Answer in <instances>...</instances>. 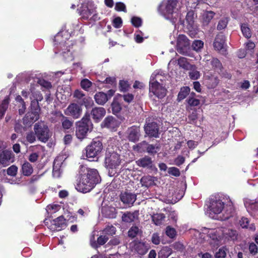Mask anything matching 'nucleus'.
<instances>
[{
	"mask_svg": "<svg viewBox=\"0 0 258 258\" xmlns=\"http://www.w3.org/2000/svg\"><path fill=\"white\" fill-rule=\"evenodd\" d=\"M81 175L77 189L82 192L86 193L92 189L100 180V176L96 169H90L81 165L80 171Z\"/></svg>",
	"mask_w": 258,
	"mask_h": 258,
	"instance_id": "nucleus-1",
	"label": "nucleus"
},
{
	"mask_svg": "<svg viewBox=\"0 0 258 258\" xmlns=\"http://www.w3.org/2000/svg\"><path fill=\"white\" fill-rule=\"evenodd\" d=\"M93 128V124L90 119V114L86 112L81 120L76 123V136L82 140L86 138L88 133Z\"/></svg>",
	"mask_w": 258,
	"mask_h": 258,
	"instance_id": "nucleus-2",
	"label": "nucleus"
},
{
	"mask_svg": "<svg viewBox=\"0 0 258 258\" xmlns=\"http://www.w3.org/2000/svg\"><path fill=\"white\" fill-rule=\"evenodd\" d=\"M160 74H156L155 77L152 75L150 82V92L158 98H163L166 94V89L158 82L162 80Z\"/></svg>",
	"mask_w": 258,
	"mask_h": 258,
	"instance_id": "nucleus-3",
	"label": "nucleus"
},
{
	"mask_svg": "<svg viewBox=\"0 0 258 258\" xmlns=\"http://www.w3.org/2000/svg\"><path fill=\"white\" fill-rule=\"evenodd\" d=\"M34 131L38 140L43 143L47 142L51 137V133L47 124L38 121L34 125Z\"/></svg>",
	"mask_w": 258,
	"mask_h": 258,
	"instance_id": "nucleus-4",
	"label": "nucleus"
},
{
	"mask_svg": "<svg viewBox=\"0 0 258 258\" xmlns=\"http://www.w3.org/2000/svg\"><path fill=\"white\" fill-rule=\"evenodd\" d=\"M121 163L120 156L117 152L107 149L106 151L104 158L105 167L110 169L117 168Z\"/></svg>",
	"mask_w": 258,
	"mask_h": 258,
	"instance_id": "nucleus-5",
	"label": "nucleus"
},
{
	"mask_svg": "<svg viewBox=\"0 0 258 258\" xmlns=\"http://www.w3.org/2000/svg\"><path fill=\"white\" fill-rule=\"evenodd\" d=\"M102 149V142L98 139H94L86 148V156L88 158H95L101 152Z\"/></svg>",
	"mask_w": 258,
	"mask_h": 258,
	"instance_id": "nucleus-6",
	"label": "nucleus"
},
{
	"mask_svg": "<svg viewBox=\"0 0 258 258\" xmlns=\"http://www.w3.org/2000/svg\"><path fill=\"white\" fill-rule=\"evenodd\" d=\"M190 46V42L187 37L183 34L179 35L176 40V50L178 53L187 55Z\"/></svg>",
	"mask_w": 258,
	"mask_h": 258,
	"instance_id": "nucleus-7",
	"label": "nucleus"
},
{
	"mask_svg": "<svg viewBox=\"0 0 258 258\" xmlns=\"http://www.w3.org/2000/svg\"><path fill=\"white\" fill-rule=\"evenodd\" d=\"M64 113L67 116H72L74 119H78L81 116L82 108L80 105L72 103L64 110Z\"/></svg>",
	"mask_w": 258,
	"mask_h": 258,
	"instance_id": "nucleus-8",
	"label": "nucleus"
},
{
	"mask_svg": "<svg viewBox=\"0 0 258 258\" xmlns=\"http://www.w3.org/2000/svg\"><path fill=\"white\" fill-rule=\"evenodd\" d=\"M224 207V203L219 199H212L209 206L211 217L214 218L213 214H219L223 211Z\"/></svg>",
	"mask_w": 258,
	"mask_h": 258,
	"instance_id": "nucleus-9",
	"label": "nucleus"
},
{
	"mask_svg": "<svg viewBox=\"0 0 258 258\" xmlns=\"http://www.w3.org/2000/svg\"><path fill=\"white\" fill-rule=\"evenodd\" d=\"M195 18L194 11H190L187 12L185 18V23L186 28L190 35H195L196 34L197 26L195 23Z\"/></svg>",
	"mask_w": 258,
	"mask_h": 258,
	"instance_id": "nucleus-10",
	"label": "nucleus"
},
{
	"mask_svg": "<svg viewBox=\"0 0 258 258\" xmlns=\"http://www.w3.org/2000/svg\"><path fill=\"white\" fill-rule=\"evenodd\" d=\"M225 36L222 33L217 35L214 41L213 45L215 50L225 54L226 49L225 47Z\"/></svg>",
	"mask_w": 258,
	"mask_h": 258,
	"instance_id": "nucleus-11",
	"label": "nucleus"
},
{
	"mask_svg": "<svg viewBox=\"0 0 258 258\" xmlns=\"http://www.w3.org/2000/svg\"><path fill=\"white\" fill-rule=\"evenodd\" d=\"M120 125V122L115 117L109 116L105 118L101 123V126L106 127L111 131H116Z\"/></svg>",
	"mask_w": 258,
	"mask_h": 258,
	"instance_id": "nucleus-12",
	"label": "nucleus"
},
{
	"mask_svg": "<svg viewBox=\"0 0 258 258\" xmlns=\"http://www.w3.org/2000/svg\"><path fill=\"white\" fill-rule=\"evenodd\" d=\"M126 133L128 141L133 143L138 142L141 136L140 128L136 125H133L128 128Z\"/></svg>",
	"mask_w": 258,
	"mask_h": 258,
	"instance_id": "nucleus-13",
	"label": "nucleus"
},
{
	"mask_svg": "<svg viewBox=\"0 0 258 258\" xmlns=\"http://www.w3.org/2000/svg\"><path fill=\"white\" fill-rule=\"evenodd\" d=\"M144 131L150 137L156 138L159 136V126L155 122L146 123L144 125Z\"/></svg>",
	"mask_w": 258,
	"mask_h": 258,
	"instance_id": "nucleus-14",
	"label": "nucleus"
},
{
	"mask_svg": "<svg viewBox=\"0 0 258 258\" xmlns=\"http://www.w3.org/2000/svg\"><path fill=\"white\" fill-rule=\"evenodd\" d=\"M136 148L137 149V151L140 152H142L143 151V150H142V148H146V151L151 155H154L156 154L160 149V148L158 145L149 144L146 141H143L139 143L137 145Z\"/></svg>",
	"mask_w": 258,
	"mask_h": 258,
	"instance_id": "nucleus-15",
	"label": "nucleus"
},
{
	"mask_svg": "<svg viewBox=\"0 0 258 258\" xmlns=\"http://www.w3.org/2000/svg\"><path fill=\"white\" fill-rule=\"evenodd\" d=\"M14 155L10 151L5 150L0 153V164L6 167L14 162Z\"/></svg>",
	"mask_w": 258,
	"mask_h": 258,
	"instance_id": "nucleus-16",
	"label": "nucleus"
},
{
	"mask_svg": "<svg viewBox=\"0 0 258 258\" xmlns=\"http://www.w3.org/2000/svg\"><path fill=\"white\" fill-rule=\"evenodd\" d=\"M40 112L30 111L28 112L23 118V123L27 125H30L39 118Z\"/></svg>",
	"mask_w": 258,
	"mask_h": 258,
	"instance_id": "nucleus-17",
	"label": "nucleus"
},
{
	"mask_svg": "<svg viewBox=\"0 0 258 258\" xmlns=\"http://www.w3.org/2000/svg\"><path fill=\"white\" fill-rule=\"evenodd\" d=\"M91 115L92 118L96 121H100L106 114V110L103 107H96L92 108L91 112H88Z\"/></svg>",
	"mask_w": 258,
	"mask_h": 258,
	"instance_id": "nucleus-18",
	"label": "nucleus"
},
{
	"mask_svg": "<svg viewBox=\"0 0 258 258\" xmlns=\"http://www.w3.org/2000/svg\"><path fill=\"white\" fill-rule=\"evenodd\" d=\"M121 201L125 205H133L137 199V195L128 192H122L120 195Z\"/></svg>",
	"mask_w": 258,
	"mask_h": 258,
	"instance_id": "nucleus-19",
	"label": "nucleus"
},
{
	"mask_svg": "<svg viewBox=\"0 0 258 258\" xmlns=\"http://www.w3.org/2000/svg\"><path fill=\"white\" fill-rule=\"evenodd\" d=\"M139 211L136 210L133 212H126L122 214V221L126 223L133 222L139 218Z\"/></svg>",
	"mask_w": 258,
	"mask_h": 258,
	"instance_id": "nucleus-20",
	"label": "nucleus"
},
{
	"mask_svg": "<svg viewBox=\"0 0 258 258\" xmlns=\"http://www.w3.org/2000/svg\"><path fill=\"white\" fill-rule=\"evenodd\" d=\"M52 224L54 226L53 228L54 230L59 231L66 226V219L62 216H60L54 219L52 222Z\"/></svg>",
	"mask_w": 258,
	"mask_h": 258,
	"instance_id": "nucleus-21",
	"label": "nucleus"
},
{
	"mask_svg": "<svg viewBox=\"0 0 258 258\" xmlns=\"http://www.w3.org/2000/svg\"><path fill=\"white\" fill-rule=\"evenodd\" d=\"M136 163L140 167L147 168H151L153 165V162L151 158L147 156L138 160L136 161Z\"/></svg>",
	"mask_w": 258,
	"mask_h": 258,
	"instance_id": "nucleus-22",
	"label": "nucleus"
},
{
	"mask_svg": "<svg viewBox=\"0 0 258 258\" xmlns=\"http://www.w3.org/2000/svg\"><path fill=\"white\" fill-rule=\"evenodd\" d=\"M103 215L108 218H115L116 216V211L113 207H104L102 209Z\"/></svg>",
	"mask_w": 258,
	"mask_h": 258,
	"instance_id": "nucleus-23",
	"label": "nucleus"
},
{
	"mask_svg": "<svg viewBox=\"0 0 258 258\" xmlns=\"http://www.w3.org/2000/svg\"><path fill=\"white\" fill-rule=\"evenodd\" d=\"M215 13L211 11H206L203 12L202 15V20L203 24L205 26L209 25L211 21L213 19Z\"/></svg>",
	"mask_w": 258,
	"mask_h": 258,
	"instance_id": "nucleus-24",
	"label": "nucleus"
},
{
	"mask_svg": "<svg viewBox=\"0 0 258 258\" xmlns=\"http://www.w3.org/2000/svg\"><path fill=\"white\" fill-rule=\"evenodd\" d=\"M59 116L61 117L60 121L61 122L62 127L64 130H69L73 125L74 121L69 117L64 116L61 113H60Z\"/></svg>",
	"mask_w": 258,
	"mask_h": 258,
	"instance_id": "nucleus-25",
	"label": "nucleus"
},
{
	"mask_svg": "<svg viewBox=\"0 0 258 258\" xmlns=\"http://www.w3.org/2000/svg\"><path fill=\"white\" fill-rule=\"evenodd\" d=\"M94 99L96 103L99 105H104L108 100L106 95L102 92H99L94 95Z\"/></svg>",
	"mask_w": 258,
	"mask_h": 258,
	"instance_id": "nucleus-26",
	"label": "nucleus"
},
{
	"mask_svg": "<svg viewBox=\"0 0 258 258\" xmlns=\"http://www.w3.org/2000/svg\"><path fill=\"white\" fill-rule=\"evenodd\" d=\"M108 237L106 235H100L98 237L97 241H91V246L95 248L104 244L108 240Z\"/></svg>",
	"mask_w": 258,
	"mask_h": 258,
	"instance_id": "nucleus-27",
	"label": "nucleus"
},
{
	"mask_svg": "<svg viewBox=\"0 0 258 258\" xmlns=\"http://www.w3.org/2000/svg\"><path fill=\"white\" fill-rule=\"evenodd\" d=\"M177 0H169L165 6L166 13L168 14H171L173 13L177 5Z\"/></svg>",
	"mask_w": 258,
	"mask_h": 258,
	"instance_id": "nucleus-28",
	"label": "nucleus"
},
{
	"mask_svg": "<svg viewBox=\"0 0 258 258\" xmlns=\"http://www.w3.org/2000/svg\"><path fill=\"white\" fill-rule=\"evenodd\" d=\"M239 223L240 226L243 228L249 229L250 230L254 231L255 229L253 224H249V220L247 218L242 217L239 220Z\"/></svg>",
	"mask_w": 258,
	"mask_h": 258,
	"instance_id": "nucleus-29",
	"label": "nucleus"
},
{
	"mask_svg": "<svg viewBox=\"0 0 258 258\" xmlns=\"http://www.w3.org/2000/svg\"><path fill=\"white\" fill-rule=\"evenodd\" d=\"M9 104V99L8 97H6L2 102L0 103V119L3 118L7 109L8 108Z\"/></svg>",
	"mask_w": 258,
	"mask_h": 258,
	"instance_id": "nucleus-30",
	"label": "nucleus"
},
{
	"mask_svg": "<svg viewBox=\"0 0 258 258\" xmlns=\"http://www.w3.org/2000/svg\"><path fill=\"white\" fill-rule=\"evenodd\" d=\"M22 171L23 175L30 176L32 173L33 170L31 164L28 162H26L22 165Z\"/></svg>",
	"mask_w": 258,
	"mask_h": 258,
	"instance_id": "nucleus-31",
	"label": "nucleus"
},
{
	"mask_svg": "<svg viewBox=\"0 0 258 258\" xmlns=\"http://www.w3.org/2000/svg\"><path fill=\"white\" fill-rule=\"evenodd\" d=\"M178 64L180 67L183 68L184 70H187L188 69H190L191 67L187 60V59L184 57H180L177 60Z\"/></svg>",
	"mask_w": 258,
	"mask_h": 258,
	"instance_id": "nucleus-32",
	"label": "nucleus"
},
{
	"mask_svg": "<svg viewBox=\"0 0 258 258\" xmlns=\"http://www.w3.org/2000/svg\"><path fill=\"white\" fill-rule=\"evenodd\" d=\"M61 163L57 160H55L53 162L52 174L55 177H58L60 175Z\"/></svg>",
	"mask_w": 258,
	"mask_h": 258,
	"instance_id": "nucleus-33",
	"label": "nucleus"
},
{
	"mask_svg": "<svg viewBox=\"0 0 258 258\" xmlns=\"http://www.w3.org/2000/svg\"><path fill=\"white\" fill-rule=\"evenodd\" d=\"M190 88L188 87H184L181 88L178 94L177 99L179 101L184 99L189 94Z\"/></svg>",
	"mask_w": 258,
	"mask_h": 258,
	"instance_id": "nucleus-34",
	"label": "nucleus"
},
{
	"mask_svg": "<svg viewBox=\"0 0 258 258\" xmlns=\"http://www.w3.org/2000/svg\"><path fill=\"white\" fill-rule=\"evenodd\" d=\"M190 69H188L187 70H189V76L192 80H197L200 77V72L197 71L196 67L195 65H191Z\"/></svg>",
	"mask_w": 258,
	"mask_h": 258,
	"instance_id": "nucleus-35",
	"label": "nucleus"
},
{
	"mask_svg": "<svg viewBox=\"0 0 258 258\" xmlns=\"http://www.w3.org/2000/svg\"><path fill=\"white\" fill-rule=\"evenodd\" d=\"M165 218V215L161 213L154 214L152 216V221L156 225H160Z\"/></svg>",
	"mask_w": 258,
	"mask_h": 258,
	"instance_id": "nucleus-36",
	"label": "nucleus"
},
{
	"mask_svg": "<svg viewBox=\"0 0 258 258\" xmlns=\"http://www.w3.org/2000/svg\"><path fill=\"white\" fill-rule=\"evenodd\" d=\"M153 177L151 176H145L142 177L140 179V183L143 186H148L151 185L153 182Z\"/></svg>",
	"mask_w": 258,
	"mask_h": 258,
	"instance_id": "nucleus-37",
	"label": "nucleus"
},
{
	"mask_svg": "<svg viewBox=\"0 0 258 258\" xmlns=\"http://www.w3.org/2000/svg\"><path fill=\"white\" fill-rule=\"evenodd\" d=\"M210 63L212 67L218 71L221 72L222 69V65L220 60L217 58H212L210 60Z\"/></svg>",
	"mask_w": 258,
	"mask_h": 258,
	"instance_id": "nucleus-38",
	"label": "nucleus"
},
{
	"mask_svg": "<svg viewBox=\"0 0 258 258\" xmlns=\"http://www.w3.org/2000/svg\"><path fill=\"white\" fill-rule=\"evenodd\" d=\"M135 250L138 254L140 255L145 254L147 251V249L143 243H139L135 245Z\"/></svg>",
	"mask_w": 258,
	"mask_h": 258,
	"instance_id": "nucleus-39",
	"label": "nucleus"
},
{
	"mask_svg": "<svg viewBox=\"0 0 258 258\" xmlns=\"http://www.w3.org/2000/svg\"><path fill=\"white\" fill-rule=\"evenodd\" d=\"M228 21L229 20L227 18H222L221 19L217 25V30H222L224 29L227 27Z\"/></svg>",
	"mask_w": 258,
	"mask_h": 258,
	"instance_id": "nucleus-40",
	"label": "nucleus"
},
{
	"mask_svg": "<svg viewBox=\"0 0 258 258\" xmlns=\"http://www.w3.org/2000/svg\"><path fill=\"white\" fill-rule=\"evenodd\" d=\"M241 30L243 36L246 38H249L251 36V33L250 29L245 24H242L241 26Z\"/></svg>",
	"mask_w": 258,
	"mask_h": 258,
	"instance_id": "nucleus-41",
	"label": "nucleus"
},
{
	"mask_svg": "<svg viewBox=\"0 0 258 258\" xmlns=\"http://www.w3.org/2000/svg\"><path fill=\"white\" fill-rule=\"evenodd\" d=\"M111 108L112 113L114 114H116L119 113L121 109L120 104L117 101L115 100H113V101L112 102L111 104Z\"/></svg>",
	"mask_w": 258,
	"mask_h": 258,
	"instance_id": "nucleus-42",
	"label": "nucleus"
},
{
	"mask_svg": "<svg viewBox=\"0 0 258 258\" xmlns=\"http://www.w3.org/2000/svg\"><path fill=\"white\" fill-rule=\"evenodd\" d=\"M203 46L204 42L200 40H195L191 45L192 49L196 51L201 50L203 47Z\"/></svg>",
	"mask_w": 258,
	"mask_h": 258,
	"instance_id": "nucleus-43",
	"label": "nucleus"
},
{
	"mask_svg": "<svg viewBox=\"0 0 258 258\" xmlns=\"http://www.w3.org/2000/svg\"><path fill=\"white\" fill-rule=\"evenodd\" d=\"M31 92L32 93V96L30 97L31 100H36L37 102L42 100L43 96L40 92H33L32 89H31Z\"/></svg>",
	"mask_w": 258,
	"mask_h": 258,
	"instance_id": "nucleus-44",
	"label": "nucleus"
},
{
	"mask_svg": "<svg viewBox=\"0 0 258 258\" xmlns=\"http://www.w3.org/2000/svg\"><path fill=\"white\" fill-rule=\"evenodd\" d=\"M219 81L217 77H212L208 80V87L211 88H215L219 84Z\"/></svg>",
	"mask_w": 258,
	"mask_h": 258,
	"instance_id": "nucleus-45",
	"label": "nucleus"
},
{
	"mask_svg": "<svg viewBox=\"0 0 258 258\" xmlns=\"http://www.w3.org/2000/svg\"><path fill=\"white\" fill-rule=\"evenodd\" d=\"M103 232L108 235H113L115 234L116 228L112 225H108L103 230Z\"/></svg>",
	"mask_w": 258,
	"mask_h": 258,
	"instance_id": "nucleus-46",
	"label": "nucleus"
},
{
	"mask_svg": "<svg viewBox=\"0 0 258 258\" xmlns=\"http://www.w3.org/2000/svg\"><path fill=\"white\" fill-rule=\"evenodd\" d=\"M139 232V229L137 226H132L128 231V236L131 238H134Z\"/></svg>",
	"mask_w": 258,
	"mask_h": 258,
	"instance_id": "nucleus-47",
	"label": "nucleus"
},
{
	"mask_svg": "<svg viewBox=\"0 0 258 258\" xmlns=\"http://www.w3.org/2000/svg\"><path fill=\"white\" fill-rule=\"evenodd\" d=\"M17 171L18 167L14 165L11 166L7 170L8 175L13 177H14L17 175Z\"/></svg>",
	"mask_w": 258,
	"mask_h": 258,
	"instance_id": "nucleus-48",
	"label": "nucleus"
},
{
	"mask_svg": "<svg viewBox=\"0 0 258 258\" xmlns=\"http://www.w3.org/2000/svg\"><path fill=\"white\" fill-rule=\"evenodd\" d=\"M226 235L231 239L234 240L237 238V232L236 230L233 229H228L225 232Z\"/></svg>",
	"mask_w": 258,
	"mask_h": 258,
	"instance_id": "nucleus-49",
	"label": "nucleus"
},
{
	"mask_svg": "<svg viewBox=\"0 0 258 258\" xmlns=\"http://www.w3.org/2000/svg\"><path fill=\"white\" fill-rule=\"evenodd\" d=\"M30 108V111L40 112L41 109L39 105V102L31 100Z\"/></svg>",
	"mask_w": 258,
	"mask_h": 258,
	"instance_id": "nucleus-50",
	"label": "nucleus"
},
{
	"mask_svg": "<svg viewBox=\"0 0 258 258\" xmlns=\"http://www.w3.org/2000/svg\"><path fill=\"white\" fill-rule=\"evenodd\" d=\"M198 118V114L197 111H193L188 116V122L190 123L195 124Z\"/></svg>",
	"mask_w": 258,
	"mask_h": 258,
	"instance_id": "nucleus-51",
	"label": "nucleus"
},
{
	"mask_svg": "<svg viewBox=\"0 0 258 258\" xmlns=\"http://www.w3.org/2000/svg\"><path fill=\"white\" fill-rule=\"evenodd\" d=\"M92 84V82L87 79H84L81 82L82 88L85 90H88V89L90 88Z\"/></svg>",
	"mask_w": 258,
	"mask_h": 258,
	"instance_id": "nucleus-52",
	"label": "nucleus"
},
{
	"mask_svg": "<svg viewBox=\"0 0 258 258\" xmlns=\"http://www.w3.org/2000/svg\"><path fill=\"white\" fill-rule=\"evenodd\" d=\"M36 137L35 133L30 132L27 134L26 138L28 142L32 144L36 141Z\"/></svg>",
	"mask_w": 258,
	"mask_h": 258,
	"instance_id": "nucleus-53",
	"label": "nucleus"
},
{
	"mask_svg": "<svg viewBox=\"0 0 258 258\" xmlns=\"http://www.w3.org/2000/svg\"><path fill=\"white\" fill-rule=\"evenodd\" d=\"M249 251L250 254L253 255H255L258 251L257 245L253 242H251L249 244Z\"/></svg>",
	"mask_w": 258,
	"mask_h": 258,
	"instance_id": "nucleus-54",
	"label": "nucleus"
},
{
	"mask_svg": "<svg viewBox=\"0 0 258 258\" xmlns=\"http://www.w3.org/2000/svg\"><path fill=\"white\" fill-rule=\"evenodd\" d=\"M95 12L94 9H90L87 8L86 9H83L82 11V15L84 17L88 18L92 14H93Z\"/></svg>",
	"mask_w": 258,
	"mask_h": 258,
	"instance_id": "nucleus-55",
	"label": "nucleus"
},
{
	"mask_svg": "<svg viewBox=\"0 0 258 258\" xmlns=\"http://www.w3.org/2000/svg\"><path fill=\"white\" fill-rule=\"evenodd\" d=\"M115 10L117 11H123L126 12L125 5L121 2L116 3L115 6Z\"/></svg>",
	"mask_w": 258,
	"mask_h": 258,
	"instance_id": "nucleus-56",
	"label": "nucleus"
},
{
	"mask_svg": "<svg viewBox=\"0 0 258 258\" xmlns=\"http://www.w3.org/2000/svg\"><path fill=\"white\" fill-rule=\"evenodd\" d=\"M188 104L191 106H197L200 104V100L192 97H189L187 100Z\"/></svg>",
	"mask_w": 258,
	"mask_h": 258,
	"instance_id": "nucleus-57",
	"label": "nucleus"
},
{
	"mask_svg": "<svg viewBox=\"0 0 258 258\" xmlns=\"http://www.w3.org/2000/svg\"><path fill=\"white\" fill-rule=\"evenodd\" d=\"M38 83L42 87L47 89H49L52 87V85L49 82L46 81L43 79H39L38 81Z\"/></svg>",
	"mask_w": 258,
	"mask_h": 258,
	"instance_id": "nucleus-58",
	"label": "nucleus"
},
{
	"mask_svg": "<svg viewBox=\"0 0 258 258\" xmlns=\"http://www.w3.org/2000/svg\"><path fill=\"white\" fill-rule=\"evenodd\" d=\"M168 172L169 174L175 176H179L180 174L179 170L177 168L174 167H170L168 169Z\"/></svg>",
	"mask_w": 258,
	"mask_h": 258,
	"instance_id": "nucleus-59",
	"label": "nucleus"
},
{
	"mask_svg": "<svg viewBox=\"0 0 258 258\" xmlns=\"http://www.w3.org/2000/svg\"><path fill=\"white\" fill-rule=\"evenodd\" d=\"M166 233L169 237L173 238L176 235V231L174 228L168 226L166 228Z\"/></svg>",
	"mask_w": 258,
	"mask_h": 258,
	"instance_id": "nucleus-60",
	"label": "nucleus"
},
{
	"mask_svg": "<svg viewBox=\"0 0 258 258\" xmlns=\"http://www.w3.org/2000/svg\"><path fill=\"white\" fill-rule=\"evenodd\" d=\"M73 96L78 100H83V98H85L84 97L85 96V94L83 93L82 91L79 90H76L75 91L73 94Z\"/></svg>",
	"mask_w": 258,
	"mask_h": 258,
	"instance_id": "nucleus-61",
	"label": "nucleus"
},
{
	"mask_svg": "<svg viewBox=\"0 0 258 258\" xmlns=\"http://www.w3.org/2000/svg\"><path fill=\"white\" fill-rule=\"evenodd\" d=\"M83 104L85 105V106L88 108L89 107L92 106L94 104L93 101L91 99V98L88 97V98H84L83 100Z\"/></svg>",
	"mask_w": 258,
	"mask_h": 258,
	"instance_id": "nucleus-62",
	"label": "nucleus"
},
{
	"mask_svg": "<svg viewBox=\"0 0 258 258\" xmlns=\"http://www.w3.org/2000/svg\"><path fill=\"white\" fill-rule=\"evenodd\" d=\"M132 23L134 26L139 27L142 24V20L140 18L134 17L132 19Z\"/></svg>",
	"mask_w": 258,
	"mask_h": 258,
	"instance_id": "nucleus-63",
	"label": "nucleus"
},
{
	"mask_svg": "<svg viewBox=\"0 0 258 258\" xmlns=\"http://www.w3.org/2000/svg\"><path fill=\"white\" fill-rule=\"evenodd\" d=\"M226 255L225 250L223 248H220L215 254V258H225Z\"/></svg>",
	"mask_w": 258,
	"mask_h": 258,
	"instance_id": "nucleus-64",
	"label": "nucleus"
}]
</instances>
